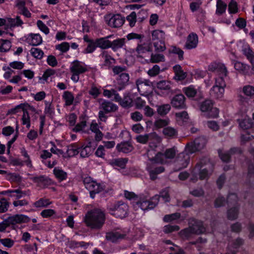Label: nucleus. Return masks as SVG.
I'll use <instances>...</instances> for the list:
<instances>
[{"label": "nucleus", "mask_w": 254, "mask_h": 254, "mask_svg": "<svg viewBox=\"0 0 254 254\" xmlns=\"http://www.w3.org/2000/svg\"><path fill=\"white\" fill-rule=\"evenodd\" d=\"M213 170L214 165L208 159H201L193 168L190 180L193 182H195L198 179L201 180L208 179Z\"/></svg>", "instance_id": "nucleus-1"}, {"label": "nucleus", "mask_w": 254, "mask_h": 254, "mask_svg": "<svg viewBox=\"0 0 254 254\" xmlns=\"http://www.w3.org/2000/svg\"><path fill=\"white\" fill-rule=\"evenodd\" d=\"M105 221V214L99 209L88 211L84 217V222L86 226L93 229H101Z\"/></svg>", "instance_id": "nucleus-2"}, {"label": "nucleus", "mask_w": 254, "mask_h": 254, "mask_svg": "<svg viewBox=\"0 0 254 254\" xmlns=\"http://www.w3.org/2000/svg\"><path fill=\"white\" fill-rule=\"evenodd\" d=\"M107 209L112 215L117 218H124L127 214L128 206L122 201L111 203L108 206Z\"/></svg>", "instance_id": "nucleus-3"}, {"label": "nucleus", "mask_w": 254, "mask_h": 254, "mask_svg": "<svg viewBox=\"0 0 254 254\" xmlns=\"http://www.w3.org/2000/svg\"><path fill=\"white\" fill-rule=\"evenodd\" d=\"M82 178L85 187L89 191L90 196L92 198L95 197L96 194L104 190L101 185L94 181L90 177L85 175L82 176Z\"/></svg>", "instance_id": "nucleus-4"}, {"label": "nucleus", "mask_w": 254, "mask_h": 254, "mask_svg": "<svg viewBox=\"0 0 254 254\" xmlns=\"http://www.w3.org/2000/svg\"><path fill=\"white\" fill-rule=\"evenodd\" d=\"M178 152L176 147L167 149L164 153L158 152L154 157L149 158V160L153 162L164 164L167 163V159H172L175 158Z\"/></svg>", "instance_id": "nucleus-5"}, {"label": "nucleus", "mask_w": 254, "mask_h": 254, "mask_svg": "<svg viewBox=\"0 0 254 254\" xmlns=\"http://www.w3.org/2000/svg\"><path fill=\"white\" fill-rule=\"evenodd\" d=\"M30 221V218L23 214H16L12 216L8 217L1 223H0V232H4L6 228L10 225L27 223Z\"/></svg>", "instance_id": "nucleus-6"}, {"label": "nucleus", "mask_w": 254, "mask_h": 254, "mask_svg": "<svg viewBox=\"0 0 254 254\" xmlns=\"http://www.w3.org/2000/svg\"><path fill=\"white\" fill-rule=\"evenodd\" d=\"M213 102L211 100L207 99L200 105V109L202 112H206L210 118H217L219 115V110L213 107Z\"/></svg>", "instance_id": "nucleus-7"}, {"label": "nucleus", "mask_w": 254, "mask_h": 254, "mask_svg": "<svg viewBox=\"0 0 254 254\" xmlns=\"http://www.w3.org/2000/svg\"><path fill=\"white\" fill-rule=\"evenodd\" d=\"M206 143L205 137L200 136L195 138L193 142L187 144L186 148L187 152L192 154L203 148Z\"/></svg>", "instance_id": "nucleus-8"}, {"label": "nucleus", "mask_w": 254, "mask_h": 254, "mask_svg": "<svg viewBox=\"0 0 254 254\" xmlns=\"http://www.w3.org/2000/svg\"><path fill=\"white\" fill-rule=\"evenodd\" d=\"M159 201V196L155 195L150 200L142 199L136 201V205L143 210L152 209L157 205Z\"/></svg>", "instance_id": "nucleus-9"}, {"label": "nucleus", "mask_w": 254, "mask_h": 254, "mask_svg": "<svg viewBox=\"0 0 254 254\" xmlns=\"http://www.w3.org/2000/svg\"><path fill=\"white\" fill-rule=\"evenodd\" d=\"M190 153L187 152L186 148L185 151L180 153L178 155L175 160V166L177 171L180 170L187 167L190 162Z\"/></svg>", "instance_id": "nucleus-10"}, {"label": "nucleus", "mask_w": 254, "mask_h": 254, "mask_svg": "<svg viewBox=\"0 0 254 254\" xmlns=\"http://www.w3.org/2000/svg\"><path fill=\"white\" fill-rule=\"evenodd\" d=\"M108 24L114 28H118L122 26L124 23L125 18L120 14H109L105 17Z\"/></svg>", "instance_id": "nucleus-11"}, {"label": "nucleus", "mask_w": 254, "mask_h": 254, "mask_svg": "<svg viewBox=\"0 0 254 254\" xmlns=\"http://www.w3.org/2000/svg\"><path fill=\"white\" fill-rule=\"evenodd\" d=\"M188 224L195 235H200L206 231L205 227L200 220L193 218H190Z\"/></svg>", "instance_id": "nucleus-12"}, {"label": "nucleus", "mask_w": 254, "mask_h": 254, "mask_svg": "<svg viewBox=\"0 0 254 254\" xmlns=\"http://www.w3.org/2000/svg\"><path fill=\"white\" fill-rule=\"evenodd\" d=\"M136 85L138 92L141 95H147L150 93L151 90L152 84L148 80L137 79Z\"/></svg>", "instance_id": "nucleus-13"}, {"label": "nucleus", "mask_w": 254, "mask_h": 254, "mask_svg": "<svg viewBox=\"0 0 254 254\" xmlns=\"http://www.w3.org/2000/svg\"><path fill=\"white\" fill-rule=\"evenodd\" d=\"M150 163H147L146 166V170L149 172L150 179L152 180H155L157 179V176L163 172L165 170V168L163 166H159L156 167L155 164H158L159 163L156 162H153L150 161Z\"/></svg>", "instance_id": "nucleus-14"}, {"label": "nucleus", "mask_w": 254, "mask_h": 254, "mask_svg": "<svg viewBox=\"0 0 254 254\" xmlns=\"http://www.w3.org/2000/svg\"><path fill=\"white\" fill-rule=\"evenodd\" d=\"M186 98L182 94L175 95L171 99V104L173 107L177 109H184L186 108Z\"/></svg>", "instance_id": "nucleus-15"}, {"label": "nucleus", "mask_w": 254, "mask_h": 254, "mask_svg": "<svg viewBox=\"0 0 254 254\" xmlns=\"http://www.w3.org/2000/svg\"><path fill=\"white\" fill-rule=\"evenodd\" d=\"M100 101L99 108L105 113L114 112L117 110L118 106L112 102L102 99H100Z\"/></svg>", "instance_id": "nucleus-16"}, {"label": "nucleus", "mask_w": 254, "mask_h": 254, "mask_svg": "<svg viewBox=\"0 0 254 254\" xmlns=\"http://www.w3.org/2000/svg\"><path fill=\"white\" fill-rule=\"evenodd\" d=\"M208 70L216 72L218 74L222 73L225 77L227 76L228 71L225 65L222 63H211L208 66Z\"/></svg>", "instance_id": "nucleus-17"}, {"label": "nucleus", "mask_w": 254, "mask_h": 254, "mask_svg": "<svg viewBox=\"0 0 254 254\" xmlns=\"http://www.w3.org/2000/svg\"><path fill=\"white\" fill-rule=\"evenodd\" d=\"M183 91L190 98L196 97V99L198 100L202 98L201 92L191 85L184 88Z\"/></svg>", "instance_id": "nucleus-18"}, {"label": "nucleus", "mask_w": 254, "mask_h": 254, "mask_svg": "<svg viewBox=\"0 0 254 254\" xmlns=\"http://www.w3.org/2000/svg\"><path fill=\"white\" fill-rule=\"evenodd\" d=\"M198 42V38L197 35L194 33H191L187 37L185 48L188 50L194 49L197 47Z\"/></svg>", "instance_id": "nucleus-19"}, {"label": "nucleus", "mask_w": 254, "mask_h": 254, "mask_svg": "<svg viewBox=\"0 0 254 254\" xmlns=\"http://www.w3.org/2000/svg\"><path fill=\"white\" fill-rule=\"evenodd\" d=\"M30 179L34 183L37 184L38 186L43 187L51 185L53 183L51 179L44 175L32 177L30 178Z\"/></svg>", "instance_id": "nucleus-20"}, {"label": "nucleus", "mask_w": 254, "mask_h": 254, "mask_svg": "<svg viewBox=\"0 0 254 254\" xmlns=\"http://www.w3.org/2000/svg\"><path fill=\"white\" fill-rule=\"evenodd\" d=\"M242 52L247 60L252 65V69L254 70V52L248 45H244L242 47Z\"/></svg>", "instance_id": "nucleus-21"}, {"label": "nucleus", "mask_w": 254, "mask_h": 254, "mask_svg": "<svg viewBox=\"0 0 254 254\" xmlns=\"http://www.w3.org/2000/svg\"><path fill=\"white\" fill-rule=\"evenodd\" d=\"M112 37V35H109L105 37L96 39L95 44L96 46L102 49H107L110 48L111 42L109 38Z\"/></svg>", "instance_id": "nucleus-22"}, {"label": "nucleus", "mask_w": 254, "mask_h": 254, "mask_svg": "<svg viewBox=\"0 0 254 254\" xmlns=\"http://www.w3.org/2000/svg\"><path fill=\"white\" fill-rule=\"evenodd\" d=\"M116 148L119 152L128 153L132 151L134 148L130 142L123 141L118 144Z\"/></svg>", "instance_id": "nucleus-23"}, {"label": "nucleus", "mask_w": 254, "mask_h": 254, "mask_svg": "<svg viewBox=\"0 0 254 254\" xmlns=\"http://www.w3.org/2000/svg\"><path fill=\"white\" fill-rule=\"evenodd\" d=\"M103 95L108 98H112V100L116 102H121L122 98L118 93L117 91L114 89L111 90L104 89Z\"/></svg>", "instance_id": "nucleus-24"}, {"label": "nucleus", "mask_w": 254, "mask_h": 254, "mask_svg": "<svg viewBox=\"0 0 254 254\" xmlns=\"http://www.w3.org/2000/svg\"><path fill=\"white\" fill-rule=\"evenodd\" d=\"M70 71L72 73L81 74L87 71V69L83 66L78 61H74L72 63V66L70 67Z\"/></svg>", "instance_id": "nucleus-25"}, {"label": "nucleus", "mask_w": 254, "mask_h": 254, "mask_svg": "<svg viewBox=\"0 0 254 254\" xmlns=\"http://www.w3.org/2000/svg\"><path fill=\"white\" fill-rule=\"evenodd\" d=\"M162 133L167 138H173L177 137L178 135V130L177 128L167 126L163 128Z\"/></svg>", "instance_id": "nucleus-26"}, {"label": "nucleus", "mask_w": 254, "mask_h": 254, "mask_svg": "<svg viewBox=\"0 0 254 254\" xmlns=\"http://www.w3.org/2000/svg\"><path fill=\"white\" fill-rule=\"evenodd\" d=\"M224 91V88L214 85L210 90V94L215 98L221 99L223 97Z\"/></svg>", "instance_id": "nucleus-27"}, {"label": "nucleus", "mask_w": 254, "mask_h": 254, "mask_svg": "<svg viewBox=\"0 0 254 254\" xmlns=\"http://www.w3.org/2000/svg\"><path fill=\"white\" fill-rule=\"evenodd\" d=\"M27 40L29 44L32 46H38L42 43V39L39 34H30Z\"/></svg>", "instance_id": "nucleus-28"}, {"label": "nucleus", "mask_w": 254, "mask_h": 254, "mask_svg": "<svg viewBox=\"0 0 254 254\" xmlns=\"http://www.w3.org/2000/svg\"><path fill=\"white\" fill-rule=\"evenodd\" d=\"M148 134V142L149 146L152 147L153 146L156 147L157 144L160 143L162 140L161 137L156 132H153Z\"/></svg>", "instance_id": "nucleus-29"}, {"label": "nucleus", "mask_w": 254, "mask_h": 254, "mask_svg": "<svg viewBox=\"0 0 254 254\" xmlns=\"http://www.w3.org/2000/svg\"><path fill=\"white\" fill-rule=\"evenodd\" d=\"M126 39L125 38H119L111 42L110 48L113 51L116 52L120 49L123 48L125 45Z\"/></svg>", "instance_id": "nucleus-30"}, {"label": "nucleus", "mask_w": 254, "mask_h": 254, "mask_svg": "<svg viewBox=\"0 0 254 254\" xmlns=\"http://www.w3.org/2000/svg\"><path fill=\"white\" fill-rule=\"evenodd\" d=\"M128 162V159L127 158H120L114 159L110 161V164L113 166H117L122 169L126 167V164Z\"/></svg>", "instance_id": "nucleus-31"}, {"label": "nucleus", "mask_w": 254, "mask_h": 254, "mask_svg": "<svg viewBox=\"0 0 254 254\" xmlns=\"http://www.w3.org/2000/svg\"><path fill=\"white\" fill-rule=\"evenodd\" d=\"M238 151V149L236 148H231L229 151H219V155L221 159L223 162H229L230 159V156L231 154L236 153Z\"/></svg>", "instance_id": "nucleus-32"}, {"label": "nucleus", "mask_w": 254, "mask_h": 254, "mask_svg": "<svg viewBox=\"0 0 254 254\" xmlns=\"http://www.w3.org/2000/svg\"><path fill=\"white\" fill-rule=\"evenodd\" d=\"M243 239L241 238H237L229 246L228 251H230L232 254H236L238 252L237 249L239 248L240 246L243 245Z\"/></svg>", "instance_id": "nucleus-33"}, {"label": "nucleus", "mask_w": 254, "mask_h": 254, "mask_svg": "<svg viewBox=\"0 0 254 254\" xmlns=\"http://www.w3.org/2000/svg\"><path fill=\"white\" fill-rule=\"evenodd\" d=\"M91 130L95 133V139L97 141H100L102 138L103 134L99 130L98 125L97 123H92L90 125Z\"/></svg>", "instance_id": "nucleus-34"}, {"label": "nucleus", "mask_w": 254, "mask_h": 254, "mask_svg": "<svg viewBox=\"0 0 254 254\" xmlns=\"http://www.w3.org/2000/svg\"><path fill=\"white\" fill-rule=\"evenodd\" d=\"M19 108L21 109L23 111H27L28 112V111H31L33 112H36V110L34 107L30 105L28 103H23L17 105L15 108L12 109L11 112L13 114H15L16 113L17 109Z\"/></svg>", "instance_id": "nucleus-35"}, {"label": "nucleus", "mask_w": 254, "mask_h": 254, "mask_svg": "<svg viewBox=\"0 0 254 254\" xmlns=\"http://www.w3.org/2000/svg\"><path fill=\"white\" fill-rule=\"evenodd\" d=\"M53 173L55 177L60 181L66 179L67 173L59 167H56L53 170Z\"/></svg>", "instance_id": "nucleus-36"}, {"label": "nucleus", "mask_w": 254, "mask_h": 254, "mask_svg": "<svg viewBox=\"0 0 254 254\" xmlns=\"http://www.w3.org/2000/svg\"><path fill=\"white\" fill-rule=\"evenodd\" d=\"M179 235L184 240L190 239L193 235H195L191 228L189 227L180 231Z\"/></svg>", "instance_id": "nucleus-37"}, {"label": "nucleus", "mask_w": 254, "mask_h": 254, "mask_svg": "<svg viewBox=\"0 0 254 254\" xmlns=\"http://www.w3.org/2000/svg\"><path fill=\"white\" fill-rule=\"evenodd\" d=\"M170 121L168 118L156 120L154 123V126L156 129H158L161 128L167 127L170 124Z\"/></svg>", "instance_id": "nucleus-38"}, {"label": "nucleus", "mask_w": 254, "mask_h": 254, "mask_svg": "<svg viewBox=\"0 0 254 254\" xmlns=\"http://www.w3.org/2000/svg\"><path fill=\"white\" fill-rule=\"evenodd\" d=\"M157 111L159 115L163 116L167 115L171 110V105L169 104L157 105Z\"/></svg>", "instance_id": "nucleus-39"}, {"label": "nucleus", "mask_w": 254, "mask_h": 254, "mask_svg": "<svg viewBox=\"0 0 254 254\" xmlns=\"http://www.w3.org/2000/svg\"><path fill=\"white\" fill-rule=\"evenodd\" d=\"M101 56L104 59V66H110L112 64V61L115 62V60L111 56H110L107 51H104L101 54Z\"/></svg>", "instance_id": "nucleus-40"}, {"label": "nucleus", "mask_w": 254, "mask_h": 254, "mask_svg": "<svg viewBox=\"0 0 254 254\" xmlns=\"http://www.w3.org/2000/svg\"><path fill=\"white\" fill-rule=\"evenodd\" d=\"M239 214V206H235L227 211V218L231 220H234L238 218Z\"/></svg>", "instance_id": "nucleus-41"}, {"label": "nucleus", "mask_w": 254, "mask_h": 254, "mask_svg": "<svg viewBox=\"0 0 254 254\" xmlns=\"http://www.w3.org/2000/svg\"><path fill=\"white\" fill-rule=\"evenodd\" d=\"M152 40L163 41L165 40V33L162 30H155L152 33Z\"/></svg>", "instance_id": "nucleus-42"}, {"label": "nucleus", "mask_w": 254, "mask_h": 254, "mask_svg": "<svg viewBox=\"0 0 254 254\" xmlns=\"http://www.w3.org/2000/svg\"><path fill=\"white\" fill-rule=\"evenodd\" d=\"M124 236L118 232H108L106 233V239L112 242H115L119 239L123 238Z\"/></svg>", "instance_id": "nucleus-43"}, {"label": "nucleus", "mask_w": 254, "mask_h": 254, "mask_svg": "<svg viewBox=\"0 0 254 254\" xmlns=\"http://www.w3.org/2000/svg\"><path fill=\"white\" fill-rule=\"evenodd\" d=\"M240 127L243 129H247L251 128L253 125V122L250 119H244L238 120Z\"/></svg>", "instance_id": "nucleus-44"}, {"label": "nucleus", "mask_w": 254, "mask_h": 254, "mask_svg": "<svg viewBox=\"0 0 254 254\" xmlns=\"http://www.w3.org/2000/svg\"><path fill=\"white\" fill-rule=\"evenodd\" d=\"M23 23L20 17L17 16L15 18H7V26L15 27L21 26Z\"/></svg>", "instance_id": "nucleus-45"}, {"label": "nucleus", "mask_w": 254, "mask_h": 254, "mask_svg": "<svg viewBox=\"0 0 254 254\" xmlns=\"http://www.w3.org/2000/svg\"><path fill=\"white\" fill-rule=\"evenodd\" d=\"M157 87L161 90L170 91L171 90V83L166 80H162L157 82Z\"/></svg>", "instance_id": "nucleus-46"}, {"label": "nucleus", "mask_w": 254, "mask_h": 254, "mask_svg": "<svg viewBox=\"0 0 254 254\" xmlns=\"http://www.w3.org/2000/svg\"><path fill=\"white\" fill-rule=\"evenodd\" d=\"M11 47V42L8 40H0V52H6L9 51Z\"/></svg>", "instance_id": "nucleus-47"}, {"label": "nucleus", "mask_w": 254, "mask_h": 254, "mask_svg": "<svg viewBox=\"0 0 254 254\" xmlns=\"http://www.w3.org/2000/svg\"><path fill=\"white\" fill-rule=\"evenodd\" d=\"M165 58L163 54H153L151 55L150 61L152 63H157L165 62Z\"/></svg>", "instance_id": "nucleus-48"}, {"label": "nucleus", "mask_w": 254, "mask_h": 254, "mask_svg": "<svg viewBox=\"0 0 254 254\" xmlns=\"http://www.w3.org/2000/svg\"><path fill=\"white\" fill-rule=\"evenodd\" d=\"M9 193H15V194L11 195V196L15 197L16 199H19L27 194L25 191H23L19 189L8 190L2 192L3 194H7Z\"/></svg>", "instance_id": "nucleus-49"}, {"label": "nucleus", "mask_w": 254, "mask_h": 254, "mask_svg": "<svg viewBox=\"0 0 254 254\" xmlns=\"http://www.w3.org/2000/svg\"><path fill=\"white\" fill-rule=\"evenodd\" d=\"M216 7V13L218 15H221L225 12L227 4L221 0H217Z\"/></svg>", "instance_id": "nucleus-50"}, {"label": "nucleus", "mask_w": 254, "mask_h": 254, "mask_svg": "<svg viewBox=\"0 0 254 254\" xmlns=\"http://www.w3.org/2000/svg\"><path fill=\"white\" fill-rule=\"evenodd\" d=\"M129 75L127 73H122L120 74L119 77L117 79L119 84L125 86L127 85L129 81Z\"/></svg>", "instance_id": "nucleus-51"}, {"label": "nucleus", "mask_w": 254, "mask_h": 254, "mask_svg": "<svg viewBox=\"0 0 254 254\" xmlns=\"http://www.w3.org/2000/svg\"><path fill=\"white\" fill-rule=\"evenodd\" d=\"M51 202L48 199H45L43 198H40L38 201H35L33 205L35 207H46L50 205Z\"/></svg>", "instance_id": "nucleus-52"}, {"label": "nucleus", "mask_w": 254, "mask_h": 254, "mask_svg": "<svg viewBox=\"0 0 254 254\" xmlns=\"http://www.w3.org/2000/svg\"><path fill=\"white\" fill-rule=\"evenodd\" d=\"M218 76L215 78V85L225 89V87L226 86L225 78H226L227 76L225 77L220 73L218 74Z\"/></svg>", "instance_id": "nucleus-53"}, {"label": "nucleus", "mask_w": 254, "mask_h": 254, "mask_svg": "<svg viewBox=\"0 0 254 254\" xmlns=\"http://www.w3.org/2000/svg\"><path fill=\"white\" fill-rule=\"evenodd\" d=\"M181 217V214L178 212L168 214L164 216L163 221L165 222H171L174 220L179 219Z\"/></svg>", "instance_id": "nucleus-54"}, {"label": "nucleus", "mask_w": 254, "mask_h": 254, "mask_svg": "<svg viewBox=\"0 0 254 254\" xmlns=\"http://www.w3.org/2000/svg\"><path fill=\"white\" fill-rule=\"evenodd\" d=\"M21 120L22 125L26 126L27 128H29L31 126L30 118L28 112L23 111V115Z\"/></svg>", "instance_id": "nucleus-55"}, {"label": "nucleus", "mask_w": 254, "mask_h": 254, "mask_svg": "<svg viewBox=\"0 0 254 254\" xmlns=\"http://www.w3.org/2000/svg\"><path fill=\"white\" fill-rule=\"evenodd\" d=\"M63 97L65 100L66 105L69 106L72 104L74 100V97L71 92L69 91H65Z\"/></svg>", "instance_id": "nucleus-56"}, {"label": "nucleus", "mask_w": 254, "mask_h": 254, "mask_svg": "<svg viewBox=\"0 0 254 254\" xmlns=\"http://www.w3.org/2000/svg\"><path fill=\"white\" fill-rule=\"evenodd\" d=\"M31 55L38 59H41L44 55V52L39 48H32L30 50Z\"/></svg>", "instance_id": "nucleus-57"}, {"label": "nucleus", "mask_w": 254, "mask_h": 254, "mask_svg": "<svg viewBox=\"0 0 254 254\" xmlns=\"http://www.w3.org/2000/svg\"><path fill=\"white\" fill-rule=\"evenodd\" d=\"M238 197L235 193H230L228 195L227 199V202L228 205H233L234 206L237 205Z\"/></svg>", "instance_id": "nucleus-58"}, {"label": "nucleus", "mask_w": 254, "mask_h": 254, "mask_svg": "<svg viewBox=\"0 0 254 254\" xmlns=\"http://www.w3.org/2000/svg\"><path fill=\"white\" fill-rule=\"evenodd\" d=\"M153 45L155 51L158 52H163L166 49L164 41L155 42Z\"/></svg>", "instance_id": "nucleus-59"}, {"label": "nucleus", "mask_w": 254, "mask_h": 254, "mask_svg": "<svg viewBox=\"0 0 254 254\" xmlns=\"http://www.w3.org/2000/svg\"><path fill=\"white\" fill-rule=\"evenodd\" d=\"M180 227L178 225H165L163 228V232L166 234H169L173 232L178 231Z\"/></svg>", "instance_id": "nucleus-60"}, {"label": "nucleus", "mask_w": 254, "mask_h": 254, "mask_svg": "<svg viewBox=\"0 0 254 254\" xmlns=\"http://www.w3.org/2000/svg\"><path fill=\"white\" fill-rule=\"evenodd\" d=\"M56 49L61 51L62 53H65L68 51L69 49V44L68 43L64 42L61 44L56 46Z\"/></svg>", "instance_id": "nucleus-61"}, {"label": "nucleus", "mask_w": 254, "mask_h": 254, "mask_svg": "<svg viewBox=\"0 0 254 254\" xmlns=\"http://www.w3.org/2000/svg\"><path fill=\"white\" fill-rule=\"evenodd\" d=\"M9 203L4 198L0 199V213L6 212L8 208Z\"/></svg>", "instance_id": "nucleus-62"}, {"label": "nucleus", "mask_w": 254, "mask_h": 254, "mask_svg": "<svg viewBox=\"0 0 254 254\" xmlns=\"http://www.w3.org/2000/svg\"><path fill=\"white\" fill-rule=\"evenodd\" d=\"M79 151L74 145H70L68 147L66 153L69 157H72L77 155L79 153Z\"/></svg>", "instance_id": "nucleus-63"}, {"label": "nucleus", "mask_w": 254, "mask_h": 254, "mask_svg": "<svg viewBox=\"0 0 254 254\" xmlns=\"http://www.w3.org/2000/svg\"><path fill=\"white\" fill-rule=\"evenodd\" d=\"M243 91L246 96H252L254 95V87L252 86L247 85L244 86Z\"/></svg>", "instance_id": "nucleus-64"}]
</instances>
